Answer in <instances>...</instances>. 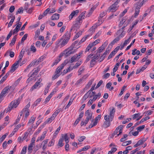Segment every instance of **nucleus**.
Masks as SVG:
<instances>
[{"mask_svg":"<svg viewBox=\"0 0 154 154\" xmlns=\"http://www.w3.org/2000/svg\"><path fill=\"white\" fill-rule=\"evenodd\" d=\"M71 36V33L67 31L62 38L58 39L55 43L56 48L60 47V48L66 45L68 42Z\"/></svg>","mask_w":154,"mask_h":154,"instance_id":"obj_1","label":"nucleus"},{"mask_svg":"<svg viewBox=\"0 0 154 154\" xmlns=\"http://www.w3.org/2000/svg\"><path fill=\"white\" fill-rule=\"evenodd\" d=\"M20 98H17V99L12 101L8 107L7 109H5V111L1 113L0 115V120L3 116L4 113L5 111L6 112V113L10 111L13 108H16L20 103Z\"/></svg>","mask_w":154,"mask_h":154,"instance_id":"obj_2","label":"nucleus"},{"mask_svg":"<svg viewBox=\"0 0 154 154\" xmlns=\"http://www.w3.org/2000/svg\"><path fill=\"white\" fill-rule=\"evenodd\" d=\"M82 23V21H80L76 19L74 23L72 26L70 31H69V32H70L71 34V32L72 30L77 29L80 27L81 24Z\"/></svg>","mask_w":154,"mask_h":154,"instance_id":"obj_3","label":"nucleus"},{"mask_svg":"<svg viewBox=\"0 0 154 154\" xmlns=\"http://www.w3.org/2000/svg\"><path fill=\"white\" fill-rule=\"evenodd\" d=\"M73 45L72 44L68 48L63 51L64 54L66 56H68L74 52V51L73 50V48L74 47Z\"/></svg>","mask_w":154,"mask_h":154,"instance_id":"obj_4","label":"nucleus"},{"mask_svg":"<svg viewBox=\"0 0 154 154\" xmlns=\"http://www.w3.org/2000/svg\"><path fill=\"white\" fill-rule=\"evenodd\" d=\"M124 34H125L123 33V31H122V32L121 33H120L119 35H117L116 34V35H118V36H117L110 43L109 45H109L112 46L115 43L117 42L120 40L121 38L122 37L124 36Z\"/></svg>","mask_w":154,"mask_h":154,"instance_id":"obj_5","label":"nucleus"},{"mask_svg":"<svg viewBox=\"0 0 154 154\" xmlns=\"http://www.w3.org/2000/svg\"><path fill=\"white\" fill-rule=\"evenodd\" d=\"M40 70V69L38 67H37L36 68H34L32 71V72L29 74L28 76H29L30 74L31 73L30 75V77L34 78Z\"/></svg>","mask_w":154,"mask_h":154,"instance_id":"obj_6","label":"nucleus"},{"mask_svg":"<svg viewBox=\"0 0 154 154\" xmlns=\"http://www.w3.org/2000/svg\"><path fill=\"white\" fill-rule=\"evenodd\" d=\"M119 7L118 5H116L113 4L109 8V9L110 11L114 12L118 9Z\"/></svg>","mask_w":154,"mask_h":154,"instance_id":"obj_7","label":"nucleus"},{"mask_svg":"<svg viewBox=\"0 0 154 154\" xmlns=\"http://www.w3.org/2000/svg\"><path fill=\"white\" fill-rule=\"evenodd\" d=\"M115 111V109L113 107H112V109L110 111L109 115L111 121L112 120L114 116Z\"/></svg>","mask_w":154,"mask_h":154,"instance_id":"obj_8","label":"nucleus"},{"mask_svg":"<svg viewBox=\"0 0 154 154\" xmlns=\"http://www.w3.org/2000/svg\"><path fill=\"white\" fill-rule=\"evenodd\" d=\"M22 23H17V25L13 31V34H16L19 31L20 28L21 26L22 25Z\"/></svg>","mask_w":154,"mask_h":154,"instance_id":"obj_9","label":"nucleus"},{"mask_svg":"<svg viewBox=\"0 0 154 154\" xmlns=\"http://www.w3.org/2000/svg\"><path fill=\"white\" fill-rule=\"evenodd\" d=\"M85 116H86V118L91 119L92 115V112L89 110H87L85 113Z\"/></svg>","mask_w":154,"mask_h":154,"instance_id":"obj_10","label":"nucleus"},{"mask_svg":"<svg viewBox=\"0 0 154 154\" xmlns=\"http://www.w3.org/2000/svg\"><path fill=\"white\" fill-rule=\"evenodd\" d=\"M11 88V86H7L5 87L2 90L1 92L2 94L5 95L6 93H7L10 90Z\"/></svg>","mask_w":154,"mask_h":154,"instance_id":"obj_11","label":"nucleus"},{"mask_svg":"<svg viewBox=\"0 0 154 154\" xmlns=\"http://www.w3.org/2000/svg\"><path fill=\"white\" fill-rule=\"evenodd\" d=\"M29 110H22L20 113V116H21L23 114H24L25 115V117L27 118L28 116L29 115Z\"/></svg>","mask_w":154,"mask_h":154,"instance_id":"obj_12","label":"nucleus"},{"mask_svg":"<svg viewBox=\"0 0 154 154\" xmlns=\"http://www.w3.org/2000/svg\"><path fill=\"white\" fill-rule=\"evenodd\" d=\"M18 67V65L17 63H15L12 66L10 70L11 73L14 72L16 69Z\"/></svg>","mask_w":154,"mask_h":154,"instance_id":"obj_13","label":"nucleus"},{"mask_svg":"<svg viewBox=\"0 0 154 154\" xmlns=\"http://www.w3.org/2000/svg\"><path fill=\"white\" fill-rule=\"evenodd\" d=\"M60 15L58 14H55L53 15L51 17V19L52 20H56L59 18Z\"/></svg>","mask_w":154,"mask_h":154,"instance_id":"obj_14","label":"nucleus"},{"mask_svg":"<svg viewBox=\"0 0 154 154\" xmlns=\"http://www.w3.org/2000/svg\"><path fill=\"white\" fill-rule=\"evenodd\" d=\"M55 119V118L52 115L51 117L50 118L48 119H47L44 122V123L45 124H46L49 123H50L52 122V121L54 120Z\"/></svg>","mask_w":154,"mask_h":154,"instance_id":"obj_15","label":"nucleus"},{"mask_svg":"<svg viewBox=\"0 0 154 154\" xmlns=\"http://www.w3.org/2000/svg\"><path fill=\"white\" fill-rule=\"evenodd\" d=\"M61 57V55L59 56L56 60H55L53 63L52 66H53L54 65H57L61 60L60 57Z\"/></svg>","mask_w":154,"mask_h":154,"instance_id":"obj_16","label":"nucleus"},{"mask_svg":"<svg viewBox=\"0 0 154 154\" xmlns=\"http://www.w3.org/2000/svg\"><path fill=\"white\" fill-rule=\"evenodd\" d=\"M85 11L83 12L76 19L80 21H82V19H84L85 15L84 14Z\"/></svg>","mask_w":154,"mask_h":154,"instance_id":"obj_17","label":"nucleus"},{"mask_svg":"<svg viewBox=\"0 0 154 154\" xmlns=\"http://www.w3.org/2000/svg\"><path fill=\"white\" fill-rule=\"evenodd\" d=\"M96 6H94L92 7L91 8L89 12L88 15L86 16L88 17H89L91 14L96 9Z\"/></svg>","mask_w":154,"mask_h":154,"instance_id":"obj_18","label":"nucleus"},{"mask_svg":"<svg viewBox=\"0 0 154 154\" xmlns=\"http://www.w3.org/2000/svg\"><path fill=\"white\" fill-rule=\"evenodd\" d=\"M46 133H47L46 131L44 132L41 137H38V139L37 140V141H39V140H43L45 137V134H46Z\"/></svg>","mask_w":154,"mask_h":154,"instance_id":"obj_19","label":"nucleus"},{"mask_svg":"<svg viewBox=\"0 0 154 154\" xmlns=\"http://www.w3.org/2000/svg\"><path fill=\"white\" fill-rule=\"evenodd\" d=\"M63 137L62 136V137L60 138L59 140L58 143V146H59L60 147H62L63 146Z\"/></svg>","mask_w":154,"mask_h":154,"instance_id":"obj_20","label":"nucleus"},{"mask_svg":"<svg viewBox=\"0 0 154 154\" xmlns=\"http://www.w3.org/2000/svg\"><path fill=\"white\" fill-rule=\"evenodd\" d=\"M101 115H98L94 119V125H96L98 120H100L101 118Z\"/></svg>","mask_w":154,"mask_h":154,"instance_id":"obj_21","label":"nucleus"},{"mask_svg":"<svg viewBox=\"0 0 154 154\" xmlns=\"http://www.w3.org/2000/svg\"><path fill=\"white\" fill-rule=\"evenodd\" d=\"M128 23H125L124 25L122 28L121 29H120L116 33V34L117 35H119L120 34V33H121L122 32V31H123L124 32L123 29L128 25Z\"/></svg>","mask_w":154,"mask_h":154,"instance_id":"obj_22","label":"nucleus"},{"mask_svg":"<svg viewBox=\"0 0 154 154\" xmlns=\"http://www.w3.org/2000/svg\"><path fill=\"white\" fill-rule=\"evenodd\" d=\"M79 59L76 56V55H75L70 59V62L72 63L74 61H77Z\"/></svg>","mask_w":154,"mask_h":154,"instance_id":"obj_23","label":"nucleus"},{"mask_svg":"<svg viewBox=\"0 0 154 154\" xmlns=\"http://www.w3.org/2000/svg\"><path fill=\"white\" fill-rule=\"evenodd\" d=\"M132 37V36H130V38L128 39L125 41L124 43L121 47V50L127 44V43L129 42L130 38Z\"/></svg>","mask_w":154,"mask_h":154,"instance_id":"obj_24","label":"nucleus"},{"mask_svg":"<svg viewBox=\"0 0 154 154\" xmlns=\"http://www.w3.org/2000/svg\"><path fill=\"white\" fill-rule=\"evenodd\" d=\"M90 93L89 92H88L86 94L84 95L83 99L82 100L83 101H85L88 98V97L90 95Z\"/></svg>","mask_w":154,"mask_h":154,"instance_id":"obj_25","label":"nucleus"},{"mask_svg":"<svg viewBox=\"0 0 154 154\" xmlns=\"http://www.w3.org/2000/svg\"><path fill=\"white\" fill-rule=\"evenodd\" d=\"M16 36H14L11 42L10 43V45L11 46H12L14 45L16 42Z\"/></svg>","mask_w":154,"mask_h":154,"instance_id":"obj_26","label":"nucleus"},{"mask_svg":"<svg viewBox=\"0 0 154 154\" xmlns=\"http://www.w3.org/2000/svg\"><path fill=\"white\" fill-rule=\"evenodd\" d=\"M34 145L35 144H34L30 143L28 148V150L29 152L30 153L32 152L33 150L32 148Z\"/></svg>","mask_w":154,"mask_h":154,"instance_id":"obj_27","label":"nucleus"},{"mask_svg":"<svg viewBox=\"0 0 154 154\" xmlns=\"http://www.w3.org/2000/svg\"><path fill=\"white\" fill-rule=\"evenodd\" d=\"M40 34V30L39 29H38L35 32V37H34V39H35V40H36L37 38L38 37V36Z\"/></svg>","mask_w":154,"mask_h":154,"instance_id":"obj_28","label":"nucleus"},{"mask_svg":"<svg viewBox=\"0 0 154 154\" xmlns=\"http://www.w3.org/2000/svg\"><path fill=\"white\" fill-rule=\"evenodd\" d=\"M110 125V122L106 121L104 122L103 125L105 128H106L109 126Z\"/></svg>","mask_w":154,"mask_h":154,"instance_id":"obj_29","label":"nucleus"},{"mask_svg":"<svg viewBox=\"0 0 154 154\" xmlns=\"http://www.w3.org/2000/svg\"><path fill=\"white\" fill-rule=\"evenodd\" d=\"M42 98H39L34 103L33 106H36L41 101Z\"/></svg>","mask_w":154,"mask_h":154,"instance_id":"obj_30","label":"nucleus"},{"mask_svg":"<svg viewBox=\"0 0 154 154\" xmlns=\"http://www.w3.org/2000/svg\"><path fill=\"white\" fill-rule=\"evenodd\" d=\"M90 36V35H87L85 37H83L82 39L80 41V42H79V44L80 45V44L81 43H82L83 42H85L86 39L88 37H89Z\"/></svg>","mask_w":154,"mask_h":154,"instance_id":"obj_31","label":"nucleus"},{"mask_svg":"<svg viewBox=\"0 0 154 154\" xmlns=\"http://www.w3.org/2000/svg\"><path fill=\"white\" fill-rule=\"evenodd\" d=\"M121 127V125H120L116 128V130L114 131V133L112 134V136H114L116 134H117L119 132V128Z\"/></svg>","mask_w":154,"mask_h":154,"instance_id":"obj_32","label":"nucleus"},{"mask_svg":"<svg viewBox=\"0 0 154 154\" xmlns=\"http://www.w3.org/2000/svg\"><path fill=\"white\" fill-rule=\"evenodd\" d=\"M117 150L116 148H112L111 150L109 151L108 154H112L115 152Z\"/></svg>","mask_w":154,"mask_h":154,"instance_id":"obj_33","label":"nucleus"},{"mask_svg":"<svg viewBox=\"0 0 154 154\" xmlns=\"http://www.w3.org/2000/svg\"><path fill=\"white\" fill-rule=\"evenodd\" d=\"M126 20V19L124 17H123L122 19V20H121L120 22V23L119 25V26L120 27H121L123 24L125 22Z\"/></svg>","mask_w":154,"mask_h":154,"instance_id":"obj_34","label":"nucleus"},{"mask_svg":"<svg viewBox=\"0 0 154 154\" xmlns=\"http://www.w3.org/2000/svg\"><path fill=\"white\" fill-rule=\"evenodd\" d=\"M23 9L22 7H21L19 8L18 10L16 12V14L17 15L18 13H23Z\"/></svg>","mask_w":154,"mask_h":154,"instance_id":"obj_35","label":"nucleus"},{"mask_svg":"<svg viewBox=\"0 0 154 154\" xmlns=\"http://www.w3.org/2000/svg\"><path fill=\"white\" fill-rule=\"evenodd\" d=\"M96 60L94 59H92L91 61L90 66L91 67H92L96 63Z\"/></svg>","mask_w":154,"mask_h":154,"instance_id":"obj_36","label":"nucleus"},{"mask_svg":"<svg viewBox=\"0 0 154 154\" xmlns=\"http://www.w3.org/2000/svg\"><path fill=\"white\" fill-rule=\"evenodd\" d=\"M39 84H39L38 83V82H36L35 84L34 85L32 86V87L31 89H32V91L35 89H36L37 88V87L38 86V85H39Z\"/></svg>","mask_w":154,"mask_h":154,"instance_id":"obj_37","label":"nucleus"},{"mask_svg":"<svg viewBox=\"0 0 154 154\" xmlns=\"http://www.w3.org/2000/svg\"><path fill=\"white\" fill-rule=\"evenodd\" d=\"M51 98L49 95L45 99V101L43 103L44 104H46L50 100V99Z\"/></svg>","mask_w":154,"mask_h":154,"instance_id":"obj_38","label":"nucleus"},{"mask_svg":"<svg viewBox=\"0 0 154 154\" xmlns=\"http://www.w3.org/2000/svg\"><path fill=\"white\" fill-rule=\"evenodd\" d=\"M142 6L140 4V2H137L136 3V6L135 9L140 10V9Z\"/></svg>","mask_w":154,"mask_h":154,"instance_id":"obj_39","label":"nucleus"},{"mask_svg":"<svg viewBox=\"0 0 154 154\" xmlns=\"http://www.w3.org/2000/svg\"><path fill=\"white\" fill-rule=\"evenodd\" d=\"M64 138L66 143H68L69 142V138L68 137L67 134H66L64 135Z\"/></svg>","mask_w":154,"mask_h":154,"instance_id":"obj_40","label":"nucleus"},{"mask_svg":"<svg viewBox=\"0 0 154 154\" xmlns=\"http://www.w3.org/2000/svg\"><path fill=\"white\" fill-rule=\"evenodd\" d=\"M62 69V68L60 67V66H58L56 70V71L55 72V73H57L58 74H59L60 72L61 71V70Z\"/></svg>","mask_w":154,"mask_h":154,"instance_id":"obj_41","label":"nucleus"},{"mask_svg":"<svg viewBox=\"0 0 154 154\" xmlns=\"http://www.w3.org/2000/svg\"><path fill=\"white\" fill-rule=\"evenodd\" d=\"M27 36H28V34H25L21 39V43L23 42H24V41L25 40H26Z\"/></svg>","mask_w":154,"mask_h":154,"instance_id":"obj_42","label":"nucleus"},{"mask_svg":"<svg viewBox=\"0 0 154 154\" xmlns=\"http://www.w3.org/2000/svg\"><path fill=\"white\" fill-rule=\"evenodd\" d=\"M82 34V32H78L75 35L74 37L73 40L75 39L78 38L80 35H81Z\"/></svg>","mask_w":154,"mask_h":154,"instance_id":"obj_43","label":"nucleus"},{"mask_svg":"<svg viewBox=\"0 0 154 154\" xmlns=\"http://www.w3.org/2000/svg\"><path fill=\"white\" fill-rule=\"evenodd\" d=\"M126 88V86H124L122 88L119 94V96H121L122 95L124 92Z\"/></svg>","mask_w":154,"mask_h":154,"instance_id":"obj_44","label":"nucleus"},{"mask_svg":"<svg viewBox=\"0 0 154 154\" xmlns=\"http://www.w3.org/2000/svg\"><path fill=\"white\" fill-rule=\"evenodd\" d=\"M83 78H81L78 80L75 83V85H78L82 83V81H83Z\"/></svg>","mask_w":154,"mask_h":154,"instance_id":"obj_45","label":"nucleus"},{"mask_svg":"<svg viewBox=\"0 0 154 154\" xmlns=\"http://www.w3.org/2000/svg\"><path fill=\"white\" fill-rule=\"evenodd\" d=\"M30 51L33 52H36V50L34 45H31L30 47Z\"/></svg>","mask_w":154,"mask_h":154,"instance_id":"obj_46","label":"nucleus"},{"mask_svg":"<svg viewBox=\"0 0 154 154\" xmlns=\"http://www.w3.org/2000/svg\"><path fill=\"white\" fill-rule=\"evenodd\" d=\"M145 127V126L144 125L140 126L137 128V130L138 131H140L143 129Z\"/></svg>","mask_w":154,"mask_h":154,"instance_id":"obj_47","label":"nucleus"},{"mask_svg":"<svg viewBox=\"0 0 154 154\" xmlns=\"http://www.w3.org/2000/svg\"><path fill=\"white\" fill-rule=\"evenodd\" d=\"M140 113H136L134 115H133V119H135L136 118H137L139 117V116H140Z\"/></svg>","mask_w":154,"mask_h":154,"instance_id":"obj_48","label":"nucleus"},{"mask_svg":"<svg viewBox=\"0 0 154 154\" xmlns=\"http://www.w3.org/2000/svg\"><path fill=\"white\" fill-rule=\"evenodd\" d=\"M101 96V93H99L97 95H95L94 96L93 98V100H94V101H95L97 97H100Z\"/></svg>","mask_w":154,"mask_h":154,"instance_id":"obj_49","label":"nucleus"},{"mask_svg":"<svg viewBox=\"0 0 154 154\" xmlns=\"http://www.w3.org/2000/svg\"><path fill=\"white\" fill-rule=\"evenodd\" d=\"M103 83V81L102 80H100L98 83L97 85L95 87V88L97 89Z\"/></svg>","mask_w":154,"mask_h":154,"instance_id":"obj_50","label":"nucleus"},{"mask_svg":"<svg viewBox=\"0 0 154 154\" xmlns=\"http://www.w3.org/2000/svg\"><path fill=\"white\" fill-rule=\"evenodd\" d=\"M55 74L53 76L52 78V80H54L56 79L57 78H58L59 76L60 75L58 74L57 73H55Z\"/></svg>","mask_w":154,"mask_h":154,"instance_id":"obj_51","label":"nucleus"},{"mask_svg":"<svg viewBox=\"0 0 154 154\" xmlns=\"http://www.w3.org/2000/svg\"><path fill=\"white\" fill-rule=\"evenodd\" d=\"M140 10L135 9V13H134V17H136L139 14Z\"/></svg>","mask_w":154,"mask_h":154,"instance_id":"obj_52","label":"nucleus"},{"mask_svg":"<svg viewBox=\"0 0 154 154\" xmlns=\"http://www.w3.org/2000/svg\"><path fill=\"white\" fill-rule=\"evenodd\" d=\"M25 51L22 49L20 51L19 56V58H22L24 54Z\"/></svg>","mask_w":154,"mask_h":154,"instance_id":"obj_53","label":"nucleus"},{"mask_svg":"<svg viewBox=\"0 0 154 154\" xmlns=\"http://www.w3.org/2000/svg\"><path fill=\"white\" fill-rule=\"evenodd\" d=\"M35 119V118L34 117H32L30 119L29 122H28L29 123H33L34 122Z\"/></svg>","mask_w":154,"mask_h":154,"instance_id":"obj_54","label":"nucleus"},{"mask_svg":"<svg viewBox=\"0 0 154 154\" xmlns=\"http://www.w3.org/2000/svg\"><path fill=\"white\" fill-rule=\"evenodd\" d=\"M27 147L24 146L21 152V154H25L26 153Z\"/></svg>","mask_w":154,"mask_h":154,"instance_id":"obj_55","label":"nucleus"},{"mask_svg":"<svg viewBox=\"0 0 154 154\" xmlns=\"http://www.w3.org/2000/svg\"><path fill=\"white\" fill-rule=\"evenodd\" d=\"M45 58V57L44 56H42L38 60V63H37V64H38L39 63V62H41Z\"/></svg>","mask_w":154,"mask_h":154,"instance_id":"obj_56","label":"nucleus"},{"mask_svg":"<svg viewBox=\"0 0 154 154\" xmlns=\"http://www.w3.org/2000/svg\"><path fill=\"white\" fill-rule=\"evenodd\" d=\"M104 119L106 121H112L110 120L109 115H106L104 117Z\"/></svg>","mask_w":154,"mask_h":154,"instance_id":"obj_57","label":"nucleus"},{"mask_svg":"<svg viewBox=\"0 0 154 154\" xmlns=\"http://www.w3.org/2000/svg\"><path fill=\"white\" fill-rule=\"evenodd\" d=\"M115 54L112 51L109 55L108 57V60H109L112 58Z\"/></svg>","mask_w":154,"mask_h":154,"instance_id":"obj_58","label":"nucleus"},{"mask_svg":"<svg viewBox=\"0 0 154 154\" xmlns=\"http://www.w3.org/2000/svg\"><path fill=\"white\" fill-rule=\"evenodd\" d=\"M30 106V103H29L26 105L24 108L22 110H29V107Z\"/></svg>","mask_w":154,"mask_h":154,"instance_id":"obj_59","label":"nucleus"},{"mask_svg":"<svg viewBox=\"0 0 154 154\" xmlns=\"http://www.w3.org/2000/svg\"><path fill=\"white\" fill-rule=\"evenodd\" d=\"M54 139H52L51 141L49 143L48 146H51L54 145Z\"/></svg>","mask_w":154,"mask_h":154,"instance_id":"obj_60","label":"nucleus"},{"mask_svg":"<svg viewBox=\"0 0 154 154\" xmlns=\"http://www.w3.org/2000/svg\"><path fill=\"white\" fill-rule=\"evenodd\" d=\"M81 61H80L79 62L77 63L74 66L73 68L75 69L77 68L81 64Z\"/></svg>","mask_w":154,"mask_h":154,"instance_id":"obj_61","label":"nucleus"},{"mask_svg":"<svg viewBox=\"0 0 154 154\" xmlns=\"http://www.w3.org/2000/svg\"><path fill=\"white\" fill-rule=\"evenodd\" d=\"M75 15V13H74V12L72 11L69 16V20H71L72 18Z\"/></svg>","mask_w":154,"mask_h":154,"instance_id":"obj_62","label":"nucleus"},{"mask_svg":"<svg viewBox=\"0 0 154 154\" xmlns=\"http://www.w3.org/2000/svg\"><path fill=\"white\" fill-rule=\"evenodd\" d=\"M100 56V54H97L93 57V58L96 60L98 59Z\"/></svg>","mask_w":154,"mask_h":154,"instance_id":"obj_63","label":"nucleus"},{"mask_svg":"<svg viewBox=\"0 0 154 154\" xmlns=\"http://www.w3.org/2000/svg\"><path fill=\"white\" fill-rule=\"evenodd\" d=\"M60 112L59 109L56 110L55 112L52 114V116L55 118L56 116Z\"/></svg>","mask_w":154,"mask_h":154,"instance_id":"obj_64","label":"nucleus"}]
</instances>
